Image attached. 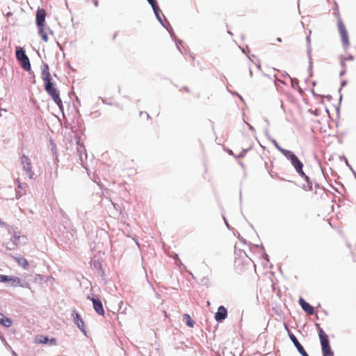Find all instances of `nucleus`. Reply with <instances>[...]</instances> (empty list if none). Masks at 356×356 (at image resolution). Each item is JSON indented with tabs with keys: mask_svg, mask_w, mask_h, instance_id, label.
<instances>
[{
	"mask_svg": "<svg viewBox=\"0 0 356 356\" xmlns=\"http://www.w3.org/2000/svg\"><path fill=\"white\" fill-rule=\"evenodd\" d=\"M41 78L44 81V87L46 92L51 97L54 102L61 108L62 100L60 97L58 90L55 87L51 76L48 65L44 64L42 68Z\"/></svg>",
	"mask_w": 356,
	"mask_h": 356,
	"instance_id": "f257e3e1",
	"label": "nucleus"
},
{
	"mask_svg": "<svg viewBox=\"0 0 356 356\" xmlns=\"http://www.w3.org/2000/svg\"><path fill=\"white\" fill-rule=\"evenodd\" d=\"M334 10V15L336 17L337 19V27L340 35L341 40L344 49L347 50L350 46L348 34L346 29V26L343 23L342 19L341 18L337 5L335 6V8Z\"/></svg>",
	"mask_w": 356,
	"mask_h": 356,
	"instance_id": "f03ea898",
	"label": "nucleus"
},
{
	"mask_svg": "<svg viewBox=\"0 0 356 356\" xmlns=\"http://www.w3.org/2000/svg\"><path fill=\"white\" fill-rule=\"evenodd\" d=\"M316 327L318 332L321 345L322 347V353L323 356H334V353L332 350L327 334L324 332L320 324L316 323Z\"/></svg>",
	"mask_w": 356,
	"mask_h": 356,
	"instance_id": "7ed1b4c3",
	"label": "nucleus"
},
{
	"mask_svg": "<svg viewBox=\"0 0 356 356\" xmlns=\"http://www.w3.org/2000/svg\"><path fill=\"white\" fill-rule=\"evenodd\" d=\"M280 151L289 160L291 161L292 165L294 167L297 172L302 177H304L306 179H307L308 177L305 174L302 170L303 164L299 160V159L292 152L289 150L282 149H280Z\"/></svg>",
	"mask_w": 356,
	"mask_h": 356,
	"instance_id": "20e7f679",
	"label": "nucleus"
},
{
	"mask_svg": "<svg viewBox=\"0 0 356 356\" xmlns=\"http://www.w3.org/2000/svg\"><path fill=\"white\" fill-rule=\"evenodd\" d=\"M16 57L17 60L20 62L22 68L26 71H29L31 70V63L29 58L25 54V51L22 49H17L16 51Z\"/></svg>",
	"mask_w": 356,
	"mask_h": 356,
	"instance_id": "39448f33",
	"label": "nucleus"
},
{
	"mask_svg": "<svg viewBox=\"0 0 356 356\" xmlns=\"http://www.w3.org/2000/svg\"><path fill=\"white\" fill-rule=\"evenodd\" d=\"M21 162L23 165V168L26 171L29 177L32 179L33 177L34 172L32 170L31 160L26 155H22L21 157Z\"/></svg>",
	"mask_w": 356,
	"mask_h": 356,
	"instance_id": "423d86ee",
	"label": "nucleus"
},
{
	"mask_svg": "<svg viewBox=\"0 0 356 356\" xmlns=\"http://www.w3.org/2000/svg\"><path fill=\"white\" fill-rule=\"evenodd\" d=\"M289 337L302 356H309V355L305 350L304 348L299 343V341H298V339H296V337H295V335L293 334H289Z\"/></svg>",
	"mask_w": 356,
	"mask_h": 356,
	"instance_id": "0eeeda50",
	"label": "nucleus"
},
{
	"mask_svg": "<svg viewBox=\"0 0 356 356\" xmlns=\"http://www.w3.org/2000/svg\"><path fill=\"white\" fill-rule=\"evenodd\" d=\"M72 316L74 318V323L78 326V327L83 332L86 333L85 327H84V322L81 316L76 312H72Z\"/></svg>",
	"mask_w": 356,
	"mask_h": 356,
	"instance_id": "6e6552de",
	"label": "nucleus"
},
{
	"mask_svg": "<svg viewBox=\"0 0 356 356\" xmlns=\"http://www.w3.org/2000/svg\"><path fill=\"white\" fill-rule=\"evenodd\" d=\"M227 317V311L224 306H220L215 314V319L217 321H222Z\"/></svg>",
	"mask_w": 356,
	"mask_h": 356,
	"instance_id": "1a4fd4ad",
	"label": "nucleus"
},
{
	"mask_svg": "<svg viewBox=\"0 0 356 356\" xmlns=\"http://www.w3.org/2000/svg\"><path fill=\"white\" fill-rule=\"evenodd\" d=\"M46 11L44 9H38L36 13V24L38 26H44L45 21Z\"/></svg>",
	"mask_w": 356,
	"mask_h": 356,
	"instance_id": "9d476101",
	"label": "nucleus"
},
{
	"mask_svg": "<svg viewBox=\"0 0 356 356\" xmlns=\"http://www.w3.org/2000/svg\"><path fill=\"white\" fill-rule=\"evenodd\" d=\"M91 300L93 303V307L95 312L102 316L104 315V310L103 308L102 303L99 299L92 298Z\"/></svg>",
	"mask_w": 356,
	"mask_h": 356,
	"instance_id": "9b49d317",
	"label": "nucleus"
},
{
	"mask_svg": "<svg viewBox=\"0 0 356 356\" xmlns=\"http://www.w3.org/2000/svg\"><path fill=\"white\" fill-rule=\"evenodd\" d=\"M299 304L302 309L308 314L312 315L314 313V309L308 302H307L302 298H299Z\"/></svg>",
	"mask_w": 356,
	"mask_h": 356,
	"instance_id": "f8f14e48",
	"label": "nucleus"
},
{
	"mask_svg": "<svg viewBox=\"0 0 356 356\" xmlns=\"http://www.w3.org/2000/svg\"><path fill=\"white\" fill-rule=\"evenodd\" d=\"M0 324L4 327H9L12 325V321L9 318L5 316L0 313Z\"/></svg>",
	"mask_w": 356,
	"mask_h": 356,
	"instance_id": "ddd939ff",
	"label": "nucleus"
},
{
	"mask_svg": "<svg viewBox=\"0 0 356 356\" xmlns=\"http://www.w3.org/2000/svg\"><path fill=\"white\" fill-rule=\"evenodd\" d=\"M148 3L152 6L155 15H156L157 18L160 19L159 18V12L160 9L156 3V1L155 0H147Z\"/></svg>",
	"mask_w": 356,
	"mask_h": 356,
	"instance_id": "4468645a",
	"label": "nucleus"
},
{
	"mask_svg": "<svg viewBox=\"0 0 356 356\" xmlns=\"http://www.w3.org/2000/svg\"><path fill=\"white\" fill-rule=\"evenodd\" d=\"M38 27L39 28V33H40V35H41L42 39L44 42H47L48 41V35H47V33L44 31V26H38Z\"/></svg>",
	"mask_w": 356,
	"mask_h": 356,
	"instance_id": "2eb2a0df",
	"label": "nucleus"
},
{
	"mask_svg": "<svg viewBox=\"0 0 356 356\" xmlns=\"http://www.w3.org/2000/svg\"><path fill=\"white\" fill-rule=\"evenodd\" d=\"M35 340L36 342L38 343H46L49 341V338L46 336L40 335L39 337H37Z\"/></svg>",
	"mask_w": 356,
	"mask_h": 356,
	"instance_id": "dca6fc26",
	"label": "nucleus"
},
{
	"mask_svg": "<svg viewBox=\"0 0 356 356\" xmlns=\"http://www.w3.org/2000/svg\"><path fill=\"white\" fill-rule=\"evenodd\" d=\"M184 318L186 321L187 325H188L191 327H193L195 323H194V321L192 320V318H191V316L188 314H185L184 315Z\"/></svg>",
	"mask_w": 356,
	"mask_h": 356,
	"instance_id": "f3484780",
	"label": "nucleus"
},
{
	"mask_svg": "<svg viewBox=\"0 0 356 356\" xmlns=\"http://www.w3.org/2000/svg\"><path fill=\"white\" fill-rule=\"evenodd\" d=\"M8 281L12 282L15 285H19L21 282V280L18 277H8Z\"/></svg>",
	"mask_w": 356,
	"mask_h": 356,
	"instance_id": "a211bd4d",
	"label": "nucleus"
},
{
	"mask_svg": "<svg viewBox=\"0 0 356 356\" xmlns=\"http://www.w3.org/2000/svg\"><path fill=\"white\" fill-rule=\"evenodd\" d=\"M354 60V56H351V55H350V56H348L347 57L343 58L341 59V65L344 66L345 64H346V62L347 60Z\"/></svg>",
	"mask_w": 356,
	"mask_h": 356,
	"instance_id": "6ab92c4d",
	"label": "nucleus"
},
{
	"mask_svg": "<svg viewBox=\"0 0 356 356\" xmlns=\"http://www.w3.org/2000/svg\"><path fill=\"white\" fill-rule=\"evenodd\" d=\"M20 260L22 261L21 264L23 265V267L25 268H27L29 266V263H28L27 260L22 257L20 259Z\"/></svg>",
	"mask_w": 356,
	"mask_h": 356,
	"instance_id": "aec40b11",
	"label": "nucleus"
},
{
	"mask_svg": "<svg viewBox=\"0 0 356 356\" xmlns=\"http://www.w3.org/2000/svg\"><path fill=\"white\" fill-rule=\"evenodd\" d=\"M8 281V276L4 275H0V282H4Z\"/></svg>",
	"mask_w": 356,
	"mask_h": 356,
	"instance_id": "412c9836",
	"label": "nucleus"
},
{
	"mask_svg": "<svg viewBox=\"0 0 356 356\" xmlns=\"http://www.w3.org/2000/svg\"><path fill=\"white\" fill-rule=\"evenodd\" d=\"M88 1L92 3L95 7L98 6V0H88Z\"/></svg>",
	"mask_w": 356,
	"mask_h": 356,
	"instance_id": "4be33fe9",
	"label": "nucleus"
},
{
	"mask_svg": "<svg viewBox=\"0 0 356 356\" xmlns=\"http://www.w3.org/2000/svg\"><path fill=\"white\" fill-rule=\"evenodd\" d=\"M49 341L53 345H56V340L55 338H51V339H49Z\"/></svg>",
	"mask_w": 356,
	"mask_h": 356,
	"instance_id": "5701e85b",
	"label": "nucleus"
},
{
	"mask_svg": "<svg viewBox=\"0 0 356 356\" xmlns=\"http://www.w3.org/2000/svg\"><path fill=\"white\" fill-rule=\"evenodd\" d=\"M143 114H145V115L147 116V118H149V114H148L147 113H146V112H145V113L141 112V113H140V115H142Z\"/></svg>",
	"mask_w": 356,
	"mask_h": 356,
	"instance_id": "b1692460",
	"label": "nucleus"
},
{
	"mask_svg": "<svg viewBox=\"0 0 356 356\" xmlns=\"http://www.w3.org/2000/svg\"><path fill=\"white\" fill-rule=\"evenodd\" d=\"M116 36H117V33H115L114 35H113V38L115 39Z\"/></svg>",
	"mask_w": 356,
	"mask_h": 356,
	"instance_id": "393cba45",
	"label": "nucleus"
},
{
	"mask_svg": "<svg viewBox=\"0 0 356 356\" xmlns=\"http://www.w3.org/2000/svg\"><path fill=\"white\" fill-rule=\"evenodd\" d=\"M277 40L278 42H282V40H281V38H277Z\"/></svg>",
	"mask_w": 356,
	"mask_h": 356,
	"instance_id": "a878e982",
	"label": "nucleus"
},
{
	"mask_svg": "<svg viewBox=\"0 0 356 356\" xmlns=\"http://www.w3.org/2000/svg\"><path fill=\"white\" fill-rule=\"evenodd\" d=\"M0 225H3V222H2V220L0 219Z\"/></svg>",
	"mask_w": 356,
	"mask_h": 356,
	"instance_id": "bb28decb",
	"label": "nucleus"
}]
</instances>
